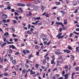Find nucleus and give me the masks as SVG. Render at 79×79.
I'll use <instances>...</instances> for the list:
<instances>
[{"label": "nucleus", "instance_id": "1", "mask_svg": "<svg viewBox=\"0 0 79 79\" xmlns=\"http://www.w3.org/2000/svg\"><path fill=\"white\" fill-rule=\"evenodd\" d=\"M7 15L4 14H3L2 16V19H6V18H7Z\"/></svg>", "mask_w": 79, "mask_h": 79}, {"label": "nucleus", "instance_id": "2", "mask_svg": "<svg viewBox=\"0 0 79 79\" xmlns=\"http://www.w3.org/2000/svg\"><path fill=\"white\" fill-rule=\"evenodd\" d=\"M9 48H12V49H15V50L16 49V47H15V46L14 45H9Z\"/></svg>", "mask_w": 79, "mask_h": 79}, {"label": "nucleus", "instance_id": "3", "mask_svg": "<svg viewBox=\"0 0 79 79\" xmlns=\"http://www.w3.org/2000/svg\"><path fill=\"white\" fill-rule=\"evenodd\" d=\"M56 24H57L58 25H61V26H62L63 27H64V25H63V23H62L61 22H56Z\"/></svg>", "mask_w": 79, "mask_h": 79}, {"label": "nucleus", "instance_id": "4", "mask_svg": "<svg viewBox=\"0 0 79 79\" xmlns=\"http://www.w3.org/2000/svg\"><path fill=\"white\" fill-rule=\"evenodd\" d=\"M55 52L56 55H60V54H61V52H60L59 50H57Z\"/></svg>", "mask_w": 79, "mask_h": 79}, {"label": "nucleus", "instance_id": "5", "mask_svg": "<svg viewBox=\"0 0 79 79\" xmlns=\"http://www.w3.org/2000/svg\"><path fill=\"white\" fill-rule=\"evenodd\" d=\"M61 34H62V33H59L58 35L56 36V37H58V38L59 39H60V38H59L61 37Z\"/></svg>", "mask_w": 79, "mask_h": 79}, {"label": "nucleus", "instance_id": "6", "mask_svg": "<svg viewBox=\"0 0 79 79\" xmlns=\"http://www.w3.org/2000/svg\"><path fill=\"white\" fill-rule=\"evenodd\" d=\"M68 74H65L64 75H63V77H64V79H68Z\"/></svg>", "mask_w": 79, "mask_h": 79}, {"label": "nucleus", "instance_id": "7", "mask_svg": "<svg viewBox=\"0 0 79 79\" xmlns=\"http://www.w3.org/2000/svg\"><path fill=\"white\" fill-rule=\"evenodd\" d=\"M50 42H51L50 41L47 44V42L45 41V42H44V45H50Z\"/></svg>", "mask_w": 79, "mask_h": 79}, {"label": "nucleus", "instance_id": "8", "mask_svg": "<svg viewBox=\"0 0 79 79\" xmlns=\"http://www.w3.org/2000/svg\"><path fill=\"white\" fill-rule=\"evenodd\" d=\"M33 8L34 9V10H37L38 9H39V7H38L37 6H33Z\"/></svg>", "mask_w": 79, "mask_h": 79}, {"label": "nucleus", "instance_id": "9", "mask_svg": "<svg viewBox=\"0 0 79 79\" xmlns=\"http://www.w3.org/2000/svg\"><path fill=\"white\" fill-rule=\"evenodd\" d=\"M41 37L43 40V39H46V36L44 35H41Z\"/></svg>", "mask_w": 79, "mask_h": 79}, {"label": "nucleus", "instance_id": "10", "mask_svg": "<svg viewBox=\"0 0 79 79\" xmlns=\"http://www.w3.org/2000/svg\"><path fill=\"white\" fill-rule=\"evenodd\" d=\"M6 45V43H4L3 44H1V47L2 48H3L5 45Z\"/></svg>", "mask_w": 79, "mask_h": 79}, {"label": "nucleus", "instance_id": "11", "mask_svg": "<svg viewBox=\"0 0 79 79\" xmlns=\"http://www.w3.org/2000/svg\"><path fill=\"white\" fill-rule=\"evenodd\" d=\"M41 9L42 11H44V10H45V7L43 6H41Z\"/></svg>", "mask_w": 79, "mask_h": 79}, {"label": "nucleus", "instance_id": "12", "mask_svg": "<svg viewBox=\"0 0 79 79\" xmlns=\"http://www.w3.org/2000/svg\"><path fill=\"white\" fill-rule=\"evenodd\" d=\"M43 64H45L46 63V58L44 59L43 61Z\"/></svg>", "mask_w": 79, "mask_h": 79}, {"label": "nucleus", "instance_id": "13", "mask_svg": "<svg viewBox=\"0 0 79 79\" xmlns=\"http://www.w3.org/2000/svg\"><path fill=\"white\" fill-rule=\"evenodd\" d=\"M30 72V74H35V72H33V73H32V72H33L32 70H31Z\"/></svg>", "mask_w": 79, "mask_h": 79}, {"label": "nucleus", "instance_id": "14", "mask_svg": "<svg viewBox=\"0 0 79 79\" xmlns=\"http://www.w3.org/2000/svg\"><path fill=\"white\" fill-rule=\"evenodd\" d=\"M11 29L13 31V32H15V27H14L12 26L11 27Z\"/></svg>", "mask_w": 79, "mask_h": 79}, {"label": "nucleus", "instance_id": "15", "mask_svg": "<svg viewBox=\"0 0 79 79\" xmlns=\"http://www.w3.org/2000/svg\"><path fill=\"white\" fill-rule=\"evenodd\" d=\"M34 19L35 20H36V19H37V20H39L40 19V17H34Z\"/></svg>", "mask_w": 79, "mask_h": 79}, {"label": "nucleus", "instance_id": "16", "mask_svg": "<svg viewBox=\"0 0 79 79\" xmlns=\"http://www.w3.org/2000/svg\"><path fill=\"white\" fill-rule=\"evenodd\" d=\"M51 64H55V62L54 61V59H53V60H51Z\"/></svg>", "mask_w": 79, "mask_h": 79}, {"label": "nucleus", "instance_id": "17", "mask_svg": "<svg viewBox=\"0 0 79 79\" xmlns=\"http://www.w3.org/2000/svg\"><path fill=\"white\" fill-rule=\"evenodd\" d=\"M60 12L61 13H62L63 15H65V12H64V11L61 10V11H60Z\"/></svg>", "mask_w": 79, "mask_h": 79}, {"label": "nucleus", "instance_id": "18", "mask_svg": "<svg viewBox=\"0 0 79 79\" xmlns=\"http://www.w3.org/2000/svg\"><path fill=\"white\" fill-rule=\"evenodd\" d=\"M3 40L4 42H6L7 41V40H6V38L5 37H4V39H3Z\"/></svg>", "mask_w": 79, "mask_h": 79}, {"label": "nucleus", "instance_id": "19", "mask_svg": "<svg viewBox=\"0 0 79 79\" xmlns=\"http://www.w3.org/2000/svg\"><path fill=\"white\" fill-rule=\"evenodd\" d=\"M68 48L70 50H71L73 49V48L71 47L70 46H68Z\"/></svg>", "mask_w": 79, "mask_h": 79}, {"label": "nucleus", "instance_id": "20", "mask_svg": "<svg viewBox=\"0 0 79 79\" xmlns=\"http://www.w3.org/2000/svg\"><path fill=\"white\" fill-rule=\"evenodd\" d=\"M4 74L5 76H6V77H7V76H9V74L7 73H4Z\"/></svg>", "mask_w": 79, "mask_h": 79}, {"label": "nucleus", "instance_id": "21", "mask_svg": "<svg viewBox=\"0 0 79 79\" xmlns=\"http://www.w3.org/2000/svg\"><path fill=\"white\" fill-rule=\"evenodd\" d=\"M64 24L66 25L67 24V21L66 19H65L64 21Z\"/></svg>", "mask_w": 79, "mask_h": 79}, {"label": "nucleus", "instance_id": "22", "mask_svg": "<svg viewBox=\"0 0 79 79\" xmlns=\"http://www.w3.org/2000/svg\"><path fill=\"white\" fill-rule=\"evenodd\" d=\"M43 40L44 42H46L48 41V40L46 38L43 39Z\"/></svg>", "mask_w": 79, "mask_h": 79}, {"label": "nucleus", "instance_id": "23", "mask_svg": "<svg viewBox=\"0 0 79 79\" xmlns=\"http://www.w3.org/2000/svg\"><path fill=\"white\" fill-rule=\"evenodd\" d=\"M79 70V67H77L76 68L75 71H78Z\"/></svg>", "mask_w": 79, "mask_h": 79}, {"label": "nucleus", "instance_id": "24", "mask_svg": "<svg viewBox=\"0 0 79 79\" xmlns=\"http://www.w3.org/2000/svg\"><path fill=\"white\" fill-rule=\"evenodd\" d=\"M77 2H74L73 3V5L74 6H76V5H77Z\"/></svg>", "mask_w": 79, "mask_h": 79}, {"label": "nucleus", "instance_id": "25", "mask_svg": "<svg viewBox=\"0 0 79 79\" xmlns=\"http://www.w3.org/2000/svg\"><path fill=\"white\" fill-rule=\"evenodd\" d=\"M73 33V34H77V35H79V33H77V32H76V31H74Z\"/></svg>", "mask_w": 79, "mask_h": 79}, {"label": "nucleus", "instance_id": "26", "mask_svg": "<svg viewBox=\"0 0 79 79\" xmlns=\"http://www.w3.org/2000/svg\"><path fill=\"white\" fill-rule=\"evenodd\" d=\"M33 57V56H32V54H30V56L28 57L29 59H31V58Z\"/></svg>", "mask_w": 79, "mask_h": 79}, {"label": "nucleus", "instance_id": "27", "mask_svg": "<svg viewBox=\"0 0 79 79\" xmlns=\"http://www.w3.org/2000/svg\"><path fill=\"white\" fill-rule=\"evenodd\" d=\"M12 63H13V64H15V63H16V60H13L12 61Z\"/></svg>", "mask_w": 79, "mask_h": 79}, {"label": "nucleus", "instance_id": "28", "mask_svg": "<svg viewBox=\"0 0 79 79\" xmlns=\"http://www.w3.org/2000/svg\"><path fill=\"white\" fill-rule=\"evenodd\" d=\"M76 52H79V49L78 48V47H77L76 48Z\"/></svg>", "mask_w": 79, "mask_h": 79}, {"label": "nucleus", "instance_id": "29", "mask_svg": "<svg viewBox=\"0 0 79 79\" xmlns=\"http://www.w3.org/2000/svg\"><path fill=\"white\" fill-rule=\"evenodd\" d=\"M35 49H39V47H38V46L36 45L35 46Z\"/></svg>", "mask_w": 79, "mask_h": 79}, {"label": "nucleus", "instance_id": "30", "mask_svg": "<svg viewBox=\"0 0 79 79\" xmlns=\"http://www.w3.org/2000/svg\"><path fill=\"white\" fill-rule=\"evenodd\" d=\"M78 11V9H77L76 10L74 11V13H77Z\"/></svg>", "mask_w": 79, "mask_h": 79}, {"label": "nucleus", "instance_id": "31", "mask_svg": "<svg viewBox=\"0 0 79 79\" xmlns=\"http://www.w3.org/2000/svg\"><path fill=\"white\" fill-rule=\"evenodd\" d=\"M57 70H58V69L57 68H55L53 69V71H57Z\"/></svg>", "mask_w": 79, "mask_h": 79}, {"label": "nucleus", "instance_id": "32", "mask_svg": "<svg viewBox=\"0 0 79 79\" xmlns=\"http://www.w3.org/2000/svg\"><path fill=\"white\" fill-rule=\"evenodd\" d=\"M2 22H3L4 23H6V20L4 19L2 20Z\"/></svg>", "mask_w": 79, "mask_h": 79}, {"label": "nucleus", "instance_id": "33", "mask_svg": "<svg viewBox=\"0 0 79 79\" xmlns=\"http://www.w3.org/2000/svg\"><path fill=\"white\" fill-rule=\"evenodd\" d=\"M23 53L24 54H26V50H23Z\"/></svg>", "mask_w": 79, "mask_h": 79}, {"label": "nucleus", "instance_id": "34", "mask_svg": "<svg viewBox=\"0 0 79 79\" xmlns=\"http://www.w3.org/2000/svg\"><path fill=\"white\" fill-rule=\"evenodd\" d=\"M62 57H63V56L62 55H60L59 57L58 58V59H61V58H62Z\"/></svg>", "mask_w": 79, "mask_h": 79}, {"label": "nucleus", "instance_id": "35", "mask_svg": "<svg viewBox=\"0 0 79 79\" xmlns=\"http://www.w3.org/2000/svg\"><path fill=\"white\" fill-rule=\"evenodd\" d=\"M56 5H60V2H56Z\"/></svg>", "mask_w": 79, "mask_h": 79}, {"label": "nucleus", "instance_id": "36", "mask_svg": "<svg viewBox=\"0 0 79 79\" xmlns=\"http://www.w3.org/2000/svg\"><path fill=\"white\" fill-rule=\"evenodd\" d=\"M13 44V42H9L7 44V45H8V44Z\"/></svg>", "mask_w": 79, "mask_h": 79}, {"label": "nucleus", "instance_id": "37", "mask_svg": "<svg viewBox=\"0 0 79 79\" xmlns=\"http://www.w3.org/2000/svg\"><path fill=\"white\" fill-rule=\"evenodd\" d=\"M12 21H13L14 24H15V23H16V20H12Z\"/></svg>", "mask_w": 79, "mask_h": 79}, {"label": "nucleus", "instance_id": "38", "mask_svg": "<svg viewBox=\"0 0 79 79\" xmlns=\"http://www.w3.org/2000/svg\"><path fill=\"white\" fill-rule=\"evenodd\" d=\"M35 66L36 68H39V64H36L35 65Z\"/></svg>", "mask_w": 79, "mask_h": 79}, {"label": "nucleus", "instance_id": "39", "mask_svg": "<svg viewBox=\"0 0 79 79\" xmlns=\"http://www.w3.org/2000/svg\"><path fill=\"white\" fill-rule=\"evenodd\" d=\"M17 5H18V6H22V4L20 3H18L17 4Z\"/></svg>", "mask_w": 79, "mask_h": 79}, {"label": "nucleus", "instance_id": "40", "mask_svg": "<svg viewBox=\"0 0 79 79\" xmlns=\"http://www.w3.org/2000/svg\"><path fill=\"white\" fill-rule=\"evenodd\" d=\"M26 73V71L24 70H23L22 71V73L23 74H25V73Z\"/></svg>", "mask_w": 79, "mask_h": 79}, {"label": "nucleus", "instance_id": "41", "mask_svg": "<svg viewBox=\"0 0 79 79\" xmlns=\"http://www.w3.org/2000/svg\"><path fill=\"white\" fill-rule=\"evenodd\" d=\"M38 22H39V20L36 21L35 22V25H37V24Z\"/></svg>", "mask_w": 79, "mask_h": 79}, {"label": "nucleus", "instance_id": "42", "mask_svg": "<svg viewBox=\"0 0 79 79\" xmlns=\"http://www.w3.org/2000/svg\"><path fill=\"white\" fill-rule=\"evenodd\" d=\"M15 16H16V15H17V16H19V15H18V13H17L16 12H15Z\"/></svg>", "mask_w": 79, "mask_h": 79}, {"label": "nucleus", "instance_id": "43", "mask_svg": "<svg viewBox=\"0 0 79 79\" xmlns=\"http://www.w3.org/2000/svg\"><path fill=\"white\" fill-rule=\"evenodd\" d=\"M7 9L8 10H10V9H11V6H9L7 7Z\"/></svg>", "mask_w": 79, "mask_h": 79}, {"label": "nucleus", "instance_id": "44", "mask_svg": "<svg viewBox=\"0 0 79 79\" xmlns=\"http://www.w3.org/2000/svg\"><path fill=\"white\" fill-rule=\"evenodd\" d=\"M30 51L28 50H26V53H29Z\"/></svg>", "mask_w": 79, "mask_h": 79}, {"label": "nucleus", "instance_id": "45", "mask_svg": "<svg viewBox=\"0 0 79 79\" xmlns=\"http://www.w3.org/2000/svg\"><path fill=\"white\" fill-rule=\"evenodd\" d=\"M10 58L11 60H13V57L12 56H10Z\"/></svg>", "mask_w": 79, "mask_h": 79}, {"label": "nucleus", "instance_id": "46", "mask_svg": "<svg viewBox=\"0 0 79 79\" xmlns=\"http://www.w3.org/2000/svg\"><path fill=\"white\" fill-rule=\"evenodd\" d=\"M36 55L37 56H39V52H36Z\"/></svg>", "mask_w": 79, "mask_h": 79}, {"label": "nucleus", "instance_id": "47", "mask_svg": "<svg viewBox=\"0 0 79 79\" xmlns=\"http://www.w3.org/2000/svg\"><path fill=\"white\" fill-rule=\"evenodd\" d=\"M31 6V4H28L27 5V6H28V7H29V6Z\"/></svg>", "mask_w": 79, "mask_h": 79}, {"label": "nucleus", "instance_id": "48", "mask_svg": "<svg viewBox=\"0 0 79 79\" xmlns=\"http://www.w3.org/2000/svg\"><path fill=\"white\" fill-rule=\"evenodd\" d=\"M38 26H41V25H42V23L41 22H40L38 23Z\"/></svg>", "mask_w": 79, "mask_h": 79}, {"label": "nucleus", "instance_id": "49", "mask_svg": "<svg viewBox=\"0 0 79 79\" xmlns=\"http://www.w3.org/2000/svg\"><path fill=\"white\" fill-rule=\"evenodd\" d=\"M59 63H60V62L59 61H57V62L56 66H58L59 65Z\"/></svg>", "mask_w": 79, "mask_h": 79}, {"label": "nucleus", "instance_id": "50", "mask_svg": "<svg viewBox=\"0 0 79 79\" xmlns=\"http://www.w3.org/2000/svg\"><path fill=\"white\" fill-rule=\"evenodd\" d=\"M19 52H17L15 53V55H19Z\"/></svg>", "mask_w": 79, "mask_h": 79}, {"label": "nucleus", "instance_id": "51", "mask_svg": "<svg viewBox=\"0 0 79 79\" xmlns=\"http://www.w3.org/2000/svg\"><path fill=\"white\" fill-rule=\"evenodd\" d=\"M27 34H31V32H30L29 31H27Z\"/></svg>", "mask_w": 79, "mask_h": 79}, {"label": "nucleus", "instance_id": "52", "mask_svg": "<svg viewBox=\"0 0 79 79\" xmlns=\"http://www.w3.org/2000/svg\"><path fill=\"white\" fill-rule=\"evenodd\" d=\"M9 53H12V50L10 49V51H9Z\"/></svg>", "mask_w": 79, "mask_h": 79}, {"label": "nucleus", "instance_id": "53", "mask_svg": "<svg viewBox=\"0 0 79 79\" xmlns=\"http://www.w3.org/2000/svg\"><path fill=\"white\" fill-rule=\"evenodd\" d=\"M71 52V51H70L69 50H67V53H70Z\"/></svg>", "mask_w": 79, "mask_h": 79}, {"label": "nucleus", "instance_id": "54", "mask_svg": "<svg viewBox=\"0 0 79 79\" xmlns=\"http://www.w3.org/2000/svg\"><path fill=\"white\" fill-rule=\"evenodd\" d=\"M73 35V33H71L69 35V37H71L72 35Z\"/></svg>", "mask_w": 79, "mask_h": 79}, {"label": "nucleus", "instance_id": "55", "mask_svg": "<svg viewBox=\"0 0 79 79\" xmlns=\"http://www.w3.org/2000/svg\"><path fill=\"white\" fill-rule=\"evenodd\" d=\"M63 30V29L62 28H60L59 29V32H61Z\"/></svg>", "mask_w": 79, "mask_h": 79}, {"label": "nucleus", "instance_id": "56", "mask_svg": "<svg viewBox=\"0 0 79 79\" xmlns=\"http://www.w3.org/2000/svg\"><path fill=\"white\" fill-rule=\"evenodd\" d=\"M29 16H31V15H32V13L31 12V11H29Z\"/></svg>", "mask_w": 79, "mask_h": 79}, {"label": "nucleus", "instance_id": "57", "mask_svg": "<svg viewBox=\"0 0 79 79\" xmlns=\"http://www.w3.org/2000/svg\"><path fill=\"white\" fill-rule=\"evenodd\" d=\"M15 18L17 20H18L19 19V18H18V17L17 16L15 17Z\"/></svg>", "mask_w": 79, "mask_h": 79}, {"label": "nucleus", "instance_id": "58", "mask_svg": "<svg viewBox=\"0 0 79 79\" xmlns=\"http://www.w3.org/2000/svg\"><path fill=\"white\" fill-rule=\"evenodd\" d=\"M64 73H65L64 71H63L62 73V75H64Z\"/></svg>", "mask_w": 79, "mask_h": 79}, {"label": "nucleus", "instance_id": "59", "mask_svg": "<svg viewBox=\"0 0 79 79\" xmlns=\"http://www.w3.org/2000/svg\"><path fill=\"white\" fill-rule=\"evenodd\" d=\"M6 60H7V59H6V58H4V62H6Z\"/></svg>", "mask_w": 79, "mask_h": 79}, {"label": "nucleus", "instance_id": "60", "mask_svg": "<svg viewBox=\"0 0 79 79\" xmlns=\"http://www.w3.org/2000/svg\"><path fill=\"white\" fill-rule=\"evenodd\" d=\"M25 67H26V68H28L29 67V65L27 64H25Z\"/></svg>", "mask_w": 79, "mask_h": 79}, {"label": "nucleus", "instance_id": "61", "mask_svg": "<svg viewBox=\"0 0 79 79\" xmlns=\"http://www.w3.org/2000/svg\"><path fill=\"white\" fill-rule=\"evenodd\" d=\"M8 68H5L4 71H8Z\"/></svg>", "mask_w": 79, "mask_h": 79}, {"label": "nucleus", "instance_id": "62", "mask_svg": "<svg viewBox=\"0 0 79 79\" xmlns=\"http://www.w3.org/2000/svg\"><path fill=\"white\" fill-rule=\"evenodd\" d=\"M57 19L58 21H59L60 20V17H57Z\"/></svg>", "mask_w": 79, "mask_h": 79}, {"label": "nucleus", "instance_id": "63", "mask_svg": "<svg viewBox=\"0 0 79 79\" xmlns=\"http://www.w3.org/2000/svg\"><path fill=\"white\" fill-rule=\"evenodd\" d=\"M76 31H79V28H76Z\"/></svg>", "mask_w": 79, "mask_h": 79}, {"label": "nucleus", "instance_id": "64", "mask_svg": "<svg viewBox=\"0 0 79 79\" xmlns=\"http://www.w3.org/2000/svg\"><path fill=\"white\" fill-rule=\"evenodd\" d=\"M63 79V77H60V78H58V79Z\"/></svg>", "mask_w": 79, "mask_h": 79}]
</instances>
